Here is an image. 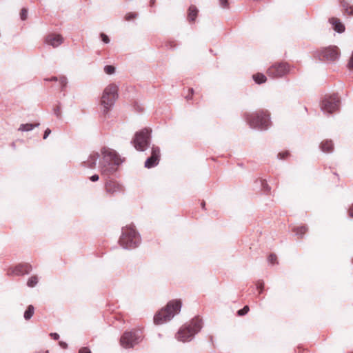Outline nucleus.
<instances>
[{
    "label": "nucleus",
    "mask_w": 353,
    "mask_h": 353,
    "mask_svg": "<svg viewBox=\"0 0 353 353\" xmlns=\"http://www.w3.org/2000/svg\"><path fill=\"white\" fill-rule=\"evenodd\" d=\"M102 159L99 161V168L102 175L109 176L114 174L118 166L121 163V159L116 151L107 148L101 150Z\"/></svg>",
    "instance_id": "obj_1"
},
{
    "label": "nucleus",
    "mask_w": 353,
    "mask_h": 353,
    "mask_svg": "<svg viewBox=\"0 0 353 353\" xmlns=\"http://www.w3.org/2000/svg\"><path fill=\"white\" fill-rule=\"evenodd\" d=\"M181 306V300L175 299L169 301L164 307L155 314L154 323L159 325L170 321L180 312Z\"/></svg>",
    "instance_id": "obj_2"
},
{
    "label": "nucleus",
    "mask_w": 353,
    "mask_h": 353,
    "mask_svg": "<svg viewBox=\"0 0 353 353\" xmlns=\"http://www.w3.org/2000/svg\"><path fill=\"white\" fill-rule=\"evenodd\" d=\"M245 119L251 128L258 130H266L271 125L270 114L264 110L247 113Z\"/></svg>",
    "instance_id": "obj_3"
},
{
    "label": "nucleus",
    "mask_w": 353,
    "mask_h": 353,
    "mask_svg": "<svg viewBox=\"0 0 353 353\" xmlns=\"http://www.w3.org/2000/svg\"><path fill=\"white\" fill-rule=\"evenodd\" d=\"M119 242L124 249H134L140 245L141 239L133 225H127L122 228Z\"/></svg>",
    "instance_id": "obj_4"
},
{
    "label": "nucleus",
    "mask_w": 353,
    "mask_h": 353,
    "mask_svg": "<svg viewBox=\"0 0 353 353\" xmlns=\"http://www.w3.org/2000/svg\"><path fill=\"white\" fill-rule=\"evenodd\" d=\"M202 328V321L195 317L188 325L181 327L176 334V339L181 342H188L192 340L195 334Z\"/></svg>",
    "instance_id": "obj_5"
},
{
    "label": "nucleus",
    "mask_w": 353,
    "mask_h": 353,
    "mask_svg": "<svg viewBox=\"0 0 353 353\" xmlns=\"http://www.w3.org/2000/svg\"><path fill=\"white\" fill-rule=\"evenodd\" d=\"M117 92L118 88L116 85H109L105 88L101 101L105 113H107L114 105L118 97Z\"/></svg>",
    "instance_id": "obj_6"
},
{
    "label": "nucleus",
    "mask_w": 353,
    "mask_h": 353,
    "mask_svg": "<svg viewBox=\"0 0 353 353\" xmlns=\"http://www.w3.org/2000/svg\"><path fill=\"white\" fill-rule=\"evenodd\" d=\"M150 134L151 130L148 128L136 132L134 138L131 141L136 150L144 151L149 147L151 138Z\"/></svg>",
    "instance_id": "obj_7"
},
{
    "label": "nucleus",
    "mask_w": 353,
    "mask_h": 353,
    "mask_svg": "<svg viewBox=\"0 0 353 353\" xmlns=\"http://www.w3.org/2000/svg\"><path fill=\"white\" fill-rule=\"evenodd\" d=\"M142 341V335L139 330L125 332L120 339L121 345L125 348H132Z\"/></svg>",
    "instance_id": "obj_8"
},
{
    "label": "nucleus",
    "mask_w": 353,
    "mask_h": 353,
    "mask_svg": "<svg viewBox=\"0 0 353 353\" xmlns=\"http://www.w3.org/2000/svg\"><path fill=\"white\" fill-rule=\"evenodd\" d=\"M340 100L337 95L325 96L321 102V109L325 113L330 114L339 110Z\"/></svg>",
    "instance_id": "obj_9"
},
{
    "label": "nucleus",
    "mask_w": 353,
    "mask_h": 353,
    "mask_svg": "<svg viewBox=\"0 0 353 353\" xmlns=\"http://www.w3.org/2000/svg\"><path fill=\"white\" fill-rule=\"evenodd\" d=\"M290 65L287 63H277L271 65L267 70V74L272 78H281L290 72Z\"/></svg>",
    "instance_id": "obj_10"
},
{
    "label": "nucleus",
    "mask_w": 353,
    "mask_h": 353,
    "mask_svg": "<svg viewBox=\"0 0 353 353\" xmlns=\"http://www.w3.org/2000/svg\"><path fill=\"white\" fill-rule=\"evenodd\" d=\"M104 188L106 193L110 196H116L119 194H123L125 191L124 186L119 181L114 179H108Z\"/></svg>",
    "instance_id": "obj_11"
},
{
    "label": "nucleus",
    "mask_w": 353,
    "mask_h": 353,
    "mask_svg": "<svg viewBox=\"0 0 353 353\" xmlns=\"http://www.w3.org/2000/svg\"><path fill=\"white\" fill-rule=\"evenodd\" d=\"M339 50L336 46L323 48L320 52V59L322 61H334L339 57Z\"/></svg>",
    "instance_id": "obj_12"
},
{
    "label": "nucleus",
    "mask_w": 353,
    "mask_h": 353,
    "mask_svg": "<svg viewBox=\"0 0 353 353\" xmlns=\"http://www.w3.org/2000/svg\"><path fill=\"white\" fill-rule=\"evenodd\" d=\"M160 160V149L157 146L152 147L151 156L145 161V167L146 168H152L157 166Z\"/></svg>",
    "instance_id": "obj_13"
},
{
    "label": "nucleus",
    "mask_w": 353,
    "mask_h": 353,
    "mask_svg": "<svg viewBox=\"0 0 353 353\" xmlns=\"http://www.w3.org/2000/svg\"><path fill=\"white\" fill-rule=\"evenodd\" d=\"M101 159V153L92 152L86 159L81 163V165L86 168L94 169L96 168L97 162Z\"/></svg>",
    "instance_id": "obj_14"
},
{
    "label": "nucleus",
    "mask_w": 353,
    "mask_h": 353,
    "mask_svg": "<svg viewBox=\"0 0 353 353\" xmlns=\"http://www.w3.org/2000/svg\"><path fill=\"white\" fill-rule=\"evenodd\" d=\"M32 267L28 263L19 264L14 268H10L8 274L9 275L21 276L30 272Z\"/></svg>",
    "instance_id": "obj_15"
},
{
    "label": "nucleus",
    "mask_w": 353,
    "mask_h": 353,
    "mask_svg": "<svg viewBox=\"0 0 353 353\" xmlns=\"http://www.w3.org/2000/svg\"><path fill=\"white\" fill-rule=\"evenodd\" d=\"M63 41V38L58 34H50L46 38V43L53 48L59 46Z\"/></svg>",
    "instance_id": "obj_16"
},
{
    "label": "nucleus",
    "mask_w": 353,
    "mask_h": 353,
    "mask_svg": "<svg viewBox=\"0 0 353 353\" xmlns=\"http://www.w3.org/2000/svg\"><path fill=\"white\" fill-rule=\"evenodd\" d=\"M330 22L332 25L334 30L337 32L342 33L345 31L344 25L337 18H331Z\"/></svg>",
    "instance_id": "obj_17"
},
{
    "label": "nucleus",
    "mask_w": 353,
    "mask_h": 353,
    "mask_svg": "<svg viewBox=\"0 0 353 353\" xmlns=\"http://www.w3.org/2000/svg\"><path fill=\"white\" fill-rule=\"evenodd\" d=\"M320 148L323 152L331 153L334 150V144L331 140H325L321 143Z\"/></svg>",
    "instance_id": "obj_18"
},
{
    "label": "nucleus",
    "mask_w": 353,
    "mask_h": 353,
    "mask_svg": "<svg viewBox=\"0 0 353 353\" xmlns=\"http://www.w3.org/2000/svg\"><path fill=\"white\" fill-rule=\"evenodd\" d=\"M198 9L194 6H190L188 9V19L189 22H194L197 14H198Z\"/></svg>",
    "instance_id": "obj_19"
},
{
    "label": "nucleus",
    "mask_w": 353,
    "mask_h": 353,
    "mask_svg": "<svg viewBox=\"0 0 353 353\" xmlns=\"http://www.w3.org/2000/svg\"><path fill=\"white\" fill-rule=\"evenodd\" d=\"M39 123H23L20 125L19 128H18V130L21 132H30L32 131L34 128L39 127Z\"/></svg>",
    "instance_id": "obj_20"
},
{
    "label": "nucleus",
    "mask_w": 353,
    "mask_h": 353,
    "mask_svg": "<svg viewBox=\"0 0 353 353\" xmlns=\"http://www.w3.org/2000/svg\"><path fill=\"white\" fill-rule=\"evenodd\" d=\"M252 78L257 84L265 83L267 80L265 75L262 73H256L252 76Z\"/></svg>",
    "instance_id": "obj_21"
},
{
    "label": "nucleus",
    "mask_w": 353,
    "mask_h": 353,
    "mask_svg": "<svg viewBox=\"0 0 353 353\" xmlns=\"http://www.w3.org/2000/svg\"><path fill=\"white\" fill-rule=\"evenodd\" d=\"M307 230V228L304 225L296 227L294 228V232L295 234L299 238H302L303 235L306 233Z\"/></svg>",
    "instance_id": "obj_22"
},
{
    "label": "nucleus",
    "mask_w": 353,
    "mask_h": 353,
    "mask_svg": "<svg viewBox=\"0 0 353 353\" xmlns=\"http://www.w3.org/2000/svg\"><path fill=\"white\" fill-rule=\"evenodd\" d=\"M34 312V307L33 305H30L28 306L27 309L26 310L23 317L26 320H29L32 318Z\"/></svg>",
    "instance_id": "obj_23"
},
{
    "label": "nucleus",
    "mask_w": 353,
    "mask_h": 353,
    "mask_svg": "<svg viewBox=\"0 0 353 353\" xmlns=\"http://www.w3.org/2000/svg\"><path fill=\"white\" fill-rule=\"evenodd\" d=\"M343 7L348 14L353 15V4L351 5L347 1H343Z\"/></svg>",
    "instance_id": "obj_24"
},
{
    "label": "nucleus",
    "mask_w": 353,
    "mask_h": 353,
    "mask_svg": "<svg viewBox=\"0 0 353 353\" xmlns=\"http://www.w3.org/2000/svg\"><path fill=\"white\" fill-rule=\"evenodd\" d=\"M38 283V278L37 276H32L28 280L27 285L30 288L34 287Z\"/></svg>",
    "instance_id": "obj_25"
},
{
    "label": "nucleus",
    "mask_w": 353,
    "mask_h": 353,
    "mask_svg": "<svg viewBox=\"0 0 353 353\" xmlns=\"http://www.w3.org/2000/svg\"><path fill=\"white\" fill-rule=\"evenodd\" d=\"M104 72L108 74H112L115 72V68L110 65H105L104 67Z\"/></svg>",
    "instance_id": "obj_26"
},
{
    "label": "nucleus",
    "mask_w": 353,
    "mask_h": 353,
    "mask_svg": "<svg viewBox=\"0 0 353 353\" xmlns=\"http://www.w3.org/2000/svg\"><path fill=\"white\" fill-rule=\"evenodd\" d=\"M290 156L288 151L281 152L277 154V158L281 160L286 159Z\"/></svg>",
    "instance_id": "obj_27"
},
{
    "label": "nucleus",
    "mask_w": 353,
    "mask_h": 353,
    "mask_svg": "<svg viewBox=\"0 0 353 353\" xmlns=\"http://www.w3.org/2000/svg\"><path fill=\"white\" fill-rule=\"evenodd\" d=\"M138 17V14L136 12H129L126 14L125 19L126 21H130L132 19H136Z\"/></svg>",
    "instance_id": "obj_28"
},
{
    "label": "nucleus",
    "mask_w": 353,
    "mask_h": 353,
    "mask_svg": "<svg viewBox=\"0 0 353 353\" xmlns=\"http://www.w3.org/2000/svg\"><path fill=\"white\" fill-rule=\"evenodd\" d=\"M250 310L249 306L245 305L242 309L238 310L237 314L239 316H243L246 314Z\"/></svg>",
    "instance_id": "obj_29"
},
{
    "label": "nucleus",
    "mask_w": 353,
    "mask_h": 353,
    "mask_svg": "<svg viewBox=\"0 0 353 353\" xmlns=\"http://www.w3.org/2000/svg\"><path fill=\"white\" fill-rule=\"evenodd\" d=\"M256 286L257 290H259V293L261 294L263 293V288H264V283L261 281H259L256 283Z\"/></svg>",
    "instance_id": "obj_30"
},
{
    "label": "nucleus",
    "mask_w": 353,
    "mask_h": 353,
    "mask_svg": "<svg viewBox=\"0 0 353 353\" xmlns=\"http://www.w3.org/2000/svg\"><path fill=\"white\" fill-rule=\"evenodd\" d=\"M59 81L60 85H61L62 89H63L68 83L67 78L64 76L61 77L59 79Z\"/></svg>",
    "instance_id": "obj_31"
},
{
    "label": "nucleus",
    "mask_w": 353,
    "mask_h": 353,
    "mask_svg": "<svg viewBox=\"0 0 353 353\" xmlns=\"http://www.w3.org/2000/svg\"><path fill=\"white\" fill-rule=\"evenodd\" d=\"M219 6L223 9L229 8L228 0H219Z\"/></svg>",
    "instance_id": "obj_32"
},
{
    "label": "nucleus",
    "mask_w": 353,
    "mask_h": 353,
    "mask_svg": "<svg viewBox=\"0 0 353 353\" xmlns=\"http://www.w3.org/2000/svg\"><path fill=\"white\" fill-rule=\"evenodd\" d=\"M53 112L57 118L60 119L61 117V112L60 105H57V107H55L53 109Z\"/></svg>",
    "instance_id": "obj_33"
},
{
    "label": "nucleus",
    "mask_w": 353,
    "mask_h": 353,
    "mask_svg": "<svg viewBox=\"0 0 353 353\" xmlns=\"http://www.w3.org/2000/svg\"><path fill=\"white\" fill-rule=\"evenodd\" d=\"M276 260H277V258H276V256L274 254H271L268 256V261H269V263H270L272 265H274V264L277 263V261Z\"/></svg>",
    "instance_id": "obj_34"
},
{
    "label": "nucleus",
    "mask_w": 353,
    "mask_h": 353,
    "mask_svg": "<svg viewBox=\"0 0 353 353\" xmlns=\"http://www.w3.org/2000/svg\"><path fill=\"white\" fill-rule=\"evenodd\" d=\"M100 38L101 39V41L104 43H109L110 42V40L108 37V35H106L105 33H101L100 34Z\"/></svg>",
    "instance_id": "obj_35"
},
{
    "label": "nucleus",
    "mask_w": 353,
    "mask_h": 353,
    "mask_svg": "<svg viewBox=\"0 0 353 353\" xmlns=\"http://www.w3.org/2000/svg\"><path fill=\"white\" fill-rule=\"evenodd\" d=\"M27 17H28V10L26 8H23L21 10V13H20L21 19L24 21L27 19Z\"/></svg>",
    "instance_id": "obj_36"
},
{
    "label": "nucleus",
    "mask_w": 353,
    "mask_h": 353,
    "mask_svg": "<svg viewBox=\"0 0 353 353\" xmlns=\"http://www.w3.org/2000/svg\"><path fill=\"white\" fill-rule=\"evenodd\" d=\"M79 353H92V352L88 347H84L79 350Z\"/></svg>",
    "instance_id": "obj_37"
},
{
    "label": "nucleus",
    "mask_w": 353,
    "mask_h": 353,
    "mask_svg": "<svg viewBox=\"0 0 353 353\" xmlns=\"http://www.w3.org/2000/svg\"><path fill=\"white\" fill-rule=\"evenodd\" d=\"M99 179V176L98 174H93L92 176H91L90 177V180L92 182H96Z\"/></svg>",
    "instance_id": "obj_38"
},
{
    "label": "nucleus",
    "mask_w": 353,
    "mask_h": 353,
    "mask_svg": "<svg viewBox=\"0 0 353 353\" xmlns=\"http://www.w3.org/2000/svg\"><path fill=\"white\" fill-rule=\"evenodd\" d=\"M348 67L350 69L353 70V51L350 61L348 63Z\"/></svg>",
    "instance_id": "obj_39"
},
{
    "label": "nucleus",
    "mask_w": 353,
    "mask_h": 353,
    "mask_svg": "<svg viewBox=\"0 0 353 353\" xmlns=\"http://www.w3.org/2000/svg\"><path fill=\"white\" fill-rule=\"evenodd\" d=\"M50 133H51V130L49 128H47L44 132L43 139H46Z\"/></svg>",
    "instance_id": "obj_40"
},
{
    "label": "nucleus",
    "mask_w": 353,
    "mask_h": 353,
    "mask_svg": "<svg viewBox=\"0 0 353 353\" xmlns=\"http://www.w3.org/2000/svg\"><path fill=\"white\" fill-rule=\"evenodd\" d=\"M189 92H190V94L185 97V98H186V99H187V100H190V99H191V98H192V94H193V93H194V90H193L192 88H190V89H189Z\"/></svg>",
    "instance_id": "obj_41"
},
{
    "label": "nucleus",
    "mask_w": 353,
    "mask_h": 353,
    "mask_svg": "<svg viewBox=\"0 0 353 353\" xmlns=\"http://www.w3.org/2000/svg\"><path fill=\"white\" fill-rule=\"evenodd\" d=\"M50 335L54 340H58L59 339V335L57 333H50Z\"/></svg>",
    "instance_id": "obj_42"
},
{
    "label": "nucleus",
    "mask_w": 353,
    "mask_h": 353,
    "mask_svg": "<svg viewBox=\"0 0 353 353\" xmlns=\"http://www.w3.org/2000/svg\"><path fill=\"white\" fill-rule=\"evenodd\" d=\"M348 214L350 217L353 218V204L350 206L348 210Z\"/></svg>",
    "instance_id": "obj_43"
},
{
    "label": "nucleus",
    "mask_w": 353,
    "mask_h": 353,
    "mask_svg": "<svg viewBox=\"0 0 353 353\" xmlns=\"http://www.w3.org/2000/svg\"><path fill=\"white\" fill-rule=\"evenodd\" d=\"M59 345L62 348L65 349L68 347V344L65 342L60 341Z\"/></svg>",
    "instance_id": "obj_44"
},
{
    "label": "nucleus",
    "mask_w": 353,
    "mask_h": 353,
    "mask_svg": "<svg viewBox=\"0 0 353 353\" xmlns=\"http://www.w3.org/2000/svg\"><path fill=\"white\" fill-rule=\"evenodd\" d=\"M46 81H58V78L57 77H52V78L50 79H45Z\"/></svg>",
    "instance_id": "obj_45"
},
{
    "label": "nucleus",
    "mask_w": 353,
    "mask_h": 353,
    "mask_svg": "<svg viewBox=\"0 0 353 353\" xmlns=\"http://www.w3.org/2000/svg\"><path fill=\"white\" fill-rule=\"evenodd\" d=\"M169 47H170V48H175V45H174V44H173V42H170V43H169Z\"/></svg>",
    "instance_id": "obj_46"
},
{
    "label": "nucleus",
    "mask_w": 353,
    "mask_h": 353,
    "mask_svg": "<svg viewBox=\"0 0 353 353\" xmlns=\"http://www.w3.org/2000/svg\"><path fill=\"white\" fill-rule=\"evenodd\" d=\"M154 3H155V0H150V6H154Z\"/></svg>",
    "instance_id": "obj_47"
},
{
    "label": "nucleus",
    "mask_w": 353,
    "mask_h": 353,
    "mask_svg": "<svg viewBox=\"0 0 353 353\" xmlns=\"http://www.w3.org/2000/svg\"><path fill=\"white\" fill-rule=\"evenodd\" d=\"M201 205H202V208H204V207H205V202H202Z\"/></svg>",
    "instance_id": "obj_48"
},
{
    "label": "nucleus",
    "mask_w": 353,
    "mask_h": 353,
    "mask_svg": "<svg viewBox=\"0 0 353 353\" xmlns=\"http://www.w3.org/2000/svg\"><path fill=\"white\" fill-rule=\"evenodd\" d=\"M343 1H347L348 2V0H341V5L343 6Z\"/></svg>",
    "instance_id": "obj_49"
},
{
    "label": "nucleus",
    "mask_w": 353,
    "mask_h": 353,
    "mask_svg": "<svg viewBox=\"0 0 353 353\" xmlns=\"http://www.w3.org/2000/svg\"><path fill=\"white\" fill-rule=\"evenodd\" d=\"M158 336H159V338H161V337H162V334L159 333V334H158Z\"/></svg>",
    "instance_id": "obj_50"
},
{
    "label": "nucleus",
    "mask_w": 353,
    "mask_h": 353,
    "mask_svg": "<svg viewBox=\"0 0 353 353\" xmlns=\"http://www.w3.org/2000/svg\"><path fill=\"white\" fill-rule=\"evenodd\" d=\"M266 188L268 190H269L268 185H266Z\"/></svg>",
    "instance_id": "obj_51"
},
{
    "label": "nucleus",
    "mask_w": 353,
    "mask_h": 353,
    "mask_svg": "<svg viewBox=\"0 0 353 353\" xmlns=\"http://www.w3.org/2000/svg\"><path fill=\"white\" fill-rule=\"evenodd\" d=\"M46 353H49V352H48V351H46Z\"/></svg>",
    "instance_id": "obj_52"
}]
</instances>
